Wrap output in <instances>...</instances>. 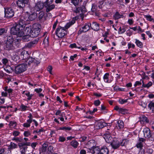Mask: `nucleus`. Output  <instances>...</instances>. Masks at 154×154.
<instances>
[{
    "instance_id": "6ab92c4d",
    "label": "nucleus",
    "mask_w": 154,
    "mask_h": 154,
    "mask_svg": "<svg viewBox=\"0 0 154 154\" xmlns=\"http://www.w3.org/2000/svg\"><path fill=\"white\" fill-rule=\"evenodd\" d=\"M100 151V154H108L109 152L108 148L105 146L102 147L101 148Z\"/></svg>"
},
{
    "instance_id": "a19ab883",
    "label": "nucleus",
    "mask_w": 154,
    "mask_h": 154,
    "mask_svg": "<svg viewBox=\"0 0 154 154\" xmlns=\"http://www.w3.org/2000/svg\"><path fill=\"white\" fill-rule=\"evenodd\" d=\"M25 94L28 97L27 99L28 100H31V99L32 97L33 96V94H30L29 92L26 93Z\"/></svg>"
},
{
    "instance_id": "a18cd8bd",
    "label": "nucleus",
    "mask_w": 154,
    "mask_h": 154,
    "mask_svg": "<svg viewBox=\"0 0 154 154\" xmlns=\"http://www.w3.org/2000/svg\"><path fill=\"white\" fill-rule=\"evenodd\" d=\"M45 148L42 147L40 149V153L41 154H45V152L46 150Z\"/></svg>"
},
{
    "instance_id": "412c9836",
    "label": "nucleus",
    "mask_w": 154,
    "mask_h": 154,
    "mask_svg": "<svg viewBox=\"0 0 154 154\" xmlns=\"http://www.w3.org/2000/svg\"><path fill=\"white\" fill-rule=\"evenodd\" d=\"M5 48L8 50H12L14 49L12 43L5 42Z\"/></svg>"
},
{
    "instance_id": "cd10ccee",
    "label": "nucleus",
    "mask_w": 154,
    "mask_h": 154,
    "mask_svg": "<svg viewBox=\"0 0 154 154\" xmlns=\"http://www.w3.org/2000/svg\"><path fill=\"white\" fill-rule=\"evenodd\" d=\"M20 58V57L17 53H16L12 57V59L13 60L16 62L19 61Z\"/></svg>"
},
{
    "instance_id": "2f4dec72",
    "label": "nucleus",
    "mask_w": 154,
    "mask_h": 154,
    "mask_svg": "<svg viewBox=\"0 0 154 154\" xmlns=\"http://www.w3.org/2000/svg\"><path fill=\"white\" fill-rule=\"evenodd\" d=\"M123 15L119 14V12H116L114 15L113 17L115 19H117L123 17Z\"/></svg>"
},
{
    "instance_id": "9d476101",
    "label": "nucleus",
    "mask_w": 154,
    "mask_h": 154,
    "mask_svg": "<svg viewBox=\"0 0 154 154\" xmlns=\"http://www.w3.org/2000/svg\"><path fill=\"white\" fill-rule=\"evenodd\" d=\"M38 41L37 40H34L32 41L31 42L27 43L25 46V48H30L34 47L37 43Z\"/></svg>"
},
{
    "instance_id": "f8f14e48",
    "label": "nucleus",
    "mask_w": 154,
    "mask_h": 154,
    "mask_svg": "<svg viewBox=\"0 0 154 154\" xmlns=\"http://www.w3.org/2000/svg\"><path fill=\"white\" fill-rule=\"evenodd\" d=\"M52 3H50L49 2H48V3H47L46 2H45V6L47 8L46 9V11L47 12H48L52 10L55 7V5H50V4H51Z\"/></svg>"
},
{
    "instance_id": "5701e85b",
    "label": "nucleus",
    "mask_w": 154,
    "mask_h": 154,
    "mask_svg": "<svg viewBox=\"0 0 154 154\" xmlns=\"http://www.w3.org/2000/svg\"><path fill=\"white\" fill-rule=\"evenodd\" d=\"M92 28L94 30H99V26L98 24L96 22H93L91 25Z\"/></svg>"
},
{
    "instance_id": "c756f323",
    "label": "nucleus",
    "mask_w": 154,
    "mask_h": 154,
    "mask_svg": "<svg viewBox=\"0 0 154 154\" xmlns=\"http://www.w3.org/2000/svg\"><path fill=\"white\" fill-rule=\"evenodd\" d=\"M152 85V83L151 82H149L147 84H145L143 83L141 87V88H149Z\"/></svg>"
},
{
    "instance_id": "ea45409f",
    "label": "nucleus",
    "mask_w": 154,
    "mask_h": 154,
    "mask_svg": "<svg viewBox=\"0 0 154 154\" xmlns=\"http://www.w3.org/2000/svg\"><path fill=\"white\" fill-rule=\"evenodd\" d=\"M60 116L61 117H58V119H60L61 121L63 122L64 121L63 117H65V113L64 112H62Z\"/></svg>"
},
{
    "instance_id": "39448f33",
    "label": "nucleus",
    "mask_w": 154,
    "mask_h": 154,
    "mask_svg": "<svg viewBox=\"0 0 154 154\" xmlns=\"http://www.w3.org/2000/svg\"><path fill=\"white\" fill-rule=\"evenodd\" d=\"M26 64L22 63L19 64L15 66V72L17 74L22 73L26 70Z\"/></svg>"
},
{
    "instance_id": "bb28decb",
    "label": "nucleus",
    "mask_w": 154,
    "mask_h": 154,
    "mask_svg": "<svg viewBox=\"0 0 154 154\" xmlns=\"http://www.w3.org/2000/svg\"><path fill=\"white\" fill-rule=\"evenodd\" d=\"M14 40V38H13V36L11 35L8 37L6 42H8L13 44Z\"/></svg>"
},
{
    "instance_id": "aec40b11",
    "label": "nucleus",
    "mask_w": 154,
    "mask_h": 154,
    "mask_svg": "<svg viewBox=\"0 0 154 154\" xmlns=\"http://www.w3.org/2000/svg\"><path fill=\"white\" fill-rule=\"evenodd\" d=\"M23 31L24 33L23 35L26 34L30 35L31 32L32 28L31 27H26L24 30H23Z\"/></svg>"
},
{
    "instance_id": "6e6552de",
    "label": "nucleus",
    "mask_w": 154,
    "mask_h": 154,
    "mask_svg": "<svg viewBox=\"0 0 154 154\" xmlns=\"http://www.w3.org/2000/svg\"><path fill=\"white\" fill-rule=\"evenodd\" d=\"M94 141L91 140L88 141L85 145V147L88 149V152H91L92 149L94 146Z\"/></svg>"
},
{
    "instance_id": "dca6fc26",
    "label": "nucleus",
    "mask_w": 154,
    "mask_h": 154,
    "mask_svg": "<svg viewBox=\"0 0 154 154\" xmlns=\"http://www.w3.org/2000/svg\"><path fill=\"white\" fill-rule=\"evenodd\" d=\"M44 5L43 2H38L36 4L35 8L37 11H39L42 9Z\"/></svg>"
},
{
    "instance_id": "13d9d810",
    "label": "nucleus",
    "mask_w": 154,
    "mask_h": 154,
    "mask_svg": "<svg viewBox=\"0 0 154 154\" xmlns=\"http://www.w3.org/2000/svg\"><path fill=\"white\" fill-rule=\"evenodd\" d=\"M6 32L4 29H0V35H3Z\"/></svg>"
},
{
    "instance_id": "f3484780",
    "label": "nucleus",
    "mask_w": 154,
    "mask_h": 154,
    "mask_svg": "<svg viewBox=\"0 0 154 154\" xmlns=\"http://www.w3.org/2000/svg\"><path fill=\"white\" fill-rule=\"evenodd\" d=\"M100 149L99 147L98 146H94L91 152L92 154H99L100 153Z\"/></svg>"
},
{
    "instance_id": "69168bd1",
    "label": "nucleus",
    "mask_w": 154,
    "mask_h": 154,
    "mask_svg": "<svg viewBox=\"0 0 154 154\" xmlns=\"http://www.w3.org/2000/svg\"><path fill=\"white\" fill-rule=\"evenodd\" d=\"M128 48L129 49L131 47L133 48H134L135 47V45L134 44H131V43H128Z\"/></svg>"
},
{
    "instance_id": "052dcab7",
    "label": "nucleus",
    "mask_w": 154,
    "mask_h": 154,
    "mask_svg": "<svg viewBox=\"0 0 154 154\" xmlns=\"http://www.w3.org/2000/svg\"><path fill=\"white\" fill-rule=\"evenodd\" d=\"M2 61L3 64L5 65L8 63V61L7 59L4 58L2 60Z\"/></svg>"
},
{
    "instance_id": "49530a36",
    "label": "nucleus",
    "mask_w": 154,
    "mask_h": 154,
    "mask_svg": "<svg viewBox=\"0 0 154 154\" xmlns=\"http://www.w3.org/2000/svg\"><path fill=\"white\" fill-rule=\"evenodd\" d=\"M9 125L12 127H15L16 126L17 123L15 121H11L10 122Z\"/></svg>"
},
{
    "instance_id": "680f3d73",
    "label": "nucleus",
    "mask_w": 154,
    "mask_h": 154,
    "mask_svg": "<svg viewBox=\"0 0 154 154\" xmlns=\"http://www.w3.org/2000/svg\"><path fill=\"white\" fill-rule=\"evenodd\" d=\"M100 102L99 100H96L94 101V104L96 106H98L100 105Z\"/></svg>"
},
{
    "instance_id": "774afa93",
    "label": "nucleus",
    "mask_w": 154,
    "mask_h": 154,
    "mask_svg": "<svg viewBox=\"0 0 154 154\" xmlns=\"http://www.w3.org/2000/svg\"><path fill=\"white\" fill-rule=\"evenodd\" d=\"M37 144V143H33L31 144V146L32 148L34 149Z\"/></svg>"
},
{
    "instance_id": "f257e3e1",
    "label": "nucleus",
    "mask_w": 154,
    "mask_h": 154,
    "mask_svg": "<svg viewBox=\"0 0 154 154\" xmlns=\"http://www.w3.org/2000/svg\"><path fill=\"white\" fill-rule=\"evenodd\" d=\"M25 21L21 18L18 24L11 28V33L21 37L24 35L23 29L25 27Z\"/></svg>"
},
{
    "instance_id": "de8ad7c7",
    "label": "nucleus",
    "mask_w": 154,
    "mask_h": 154,
    "mask_svg": "<svg viewBox=\"0 0 154 154\" xmlns=\"http://www.w3.org/2000/svg\"><path fill=\"white\" fill-rule=\"evenodd\" d=\"M119 102L120 104H123L127 102V100H124L122 99H120L119 100Z\"/></svg>"
},
{
    "instance_id": "72a5a7b5",
    "label": "nucleus",
    "mask_w": 154,
    "mask_h": 154,
    "mask_svg": "<svg viewBox=\"0 0 154 154\" xmlns=\"http://www.w3.org/2000/svg\"><path fill=\"white\" fill-rule=\"evenodd\" d=\"M17 145L12 142H11L9 146V148L10 149H15L17 148Z\"/></svg>"
},
{
    "instance_id": "bf43d9fd",
    "label": "nucleus",
    "mask_w": 154,
    "mask_h": 154,
    "mask_svg": "<svg viewBox=\"0 0 154 154\" xmlns=\"http://www.w3.org/2000/svg\"><path fill=\"white\" fill-rule=\"evenodd\" d=\"M20 134V132H19L17 131H15L13 132V134L14 136L16 137L18 136Z\"/></svg>"
},
{
    "instance_id": "c9c22d12",
    "label": "nucleus",
    "mask_w": 154,
    "mask_h": 154,
    "mask_svg": "<svg viewBox=\"0 0 154 154\" xmlns=\"http://www.w3.org/2000/svg\"><path fill=\"white\" fill-rule=\"evenodd\" d=\"M60 129L63 130L65 131H70L72 130V128L70 127H63L60 128Z\"/></svg>"
},
{
    "instance_id": "c85d7f7f",
    "label": "nucleus",
    "mask_w": 154,
    "mask_h": 154,
    "mask_svg": "<svg viewBox=\"0 0 154 154\" xmlns=\"http://www.w3.org/2000/svg\"><path fill=\"white\" fill-rule=\"evenodd\" d=\"M135 43L136 45L140 48H142L143 47V44L142 43L138 40L135 39Z\"/></svg>"
},
{
    "instance_id": "f704fd0d",
    "label": "nucleus",
    "mask_w": 154,
    "mask_h": 154,
    "mask_svg": "<svg viewBox=\"0 0 154 154\" xmlns=\"http://www.w3.org/2000/svg\"><path fill=\"white\" fill-rule=\"evenodd\" d=\"M117 122L118 125L119 129L122 128L123 127L124 123L121 120H119Z\"/></svg>"
},
{
    "instance_id": "58836bf2",
    "label": "nucleus",
    "mask_w": 154,
    "mask_h": 154,
    "mask_svg": "<svg viewBox=\"0 0 154 154\" xmlns=\"http://www.w3.org/2000/svg\"><path fill=\"white\" fill-rule=\"evenodd\" d=\"M48 37H45L43 41V43L46 46H48Z\"/></svg>"
},
{
    "instance_id": "473e14b6",
    "label": "nucleus",
    "mask_w": 154,
    "mask_h": 154,
    "mask_svg": "<svg viewBox=\"0 0 154 154\" xmlns=\"http://www.w3.org/2000/svg\"><path fill=\"white\" fill-rule=\"evenodd\" d=\"M71 145L74 148H76L78 146L79 143L75 140H73L70 143Z\"/></svg>"
},
{
    "instance_id": "7ed1b4c3",
    "label": "nucleus",
    "mask_w": 154,
    "mask_h": 154,
    "mask_svg": "<svg viewBox=\"0 0 154 154\" xmlns=\"http://www.w3.org/2000/svg\"><path fill=\"white\" fill-rule=\"evenodd\" d=\"M41 26L38 24L33 26L30 36L32 37H35L39 35L40 31Z\"/></svg>"
},
{
    "instance_id": "37998d69",
    "label": "nucleus",
    "mask_w": 154,
    "mask_h": 154,
    "mask_svg": "<svg viewBox=\"0 0 154 154\" xmlns=\"http://www.w3.org/2000/svg\"><path fill=\"white\" fill-rule=\"evenodd\" d=\"M45 13L43 11H40L39 14L38 18L39 20L41 19L44 16Z\"/></svg>"
},
{
    "instance_id": "423d86ee",
    "label": "nucleus",
    "mask_w": 154,
    "mask_h": 154,
    "mask_svg": "<svg viewBox=\"0 0 154 154\" xmlns=\"http://www.w3.org/2000/svg\"><path fill=\"white\" fill-rule=\"evenodd\" d=\"M5 17L7 18H10L14 16V11L12 8H5Z\"/></svg>"
},
{
    "instance_id": "338daca9",
    "label": "nucleus",
    "mask_w": 154,
    "mask_h": 154,
    "mask_svg": "<svg viewBox=\"0 0 154 154\" xmlns=\"http://www.w3.org/2000/svg\"><path fill=\"white\" fill-rule=\"evenodd\" d=\"M52 69V67L51 66H49L48 67V70L51 74V71Z\"/></svg>"
},
{
    "instance_id": "7c9ffc66",
    "label": "nucleus",
    "mask_w": 154,
    "mask_h": 154,
    "mask_svg": "<svg viewBox=\"0 0 154 154\" xmlns=\"http://www.w3.org/2000/svg\"><path fill=\"white\" fill-rule=\"evenodd\" d=\"M75 23L74 20H72L70 22L67 23L65 27V29H66L69 28L71 25L74 24Z\"/></svg>"
},
{
    "instance_id": "20e7f679",
    "label": "nucleus",
    "mask_w": 154,
    "mask_h": 154,
    "mask_svg": "<svg viewBox=\"0 0 154 154\" xmlns=\"http://www.w3.org/2000/svg\"><path fill=\"white\" fill-rule=\"evenodd\" d=\"M66 33V31L64 27L59 26L57 29L56 34L58 38L63 37Z\"/></svg>"
},
{
    "instance_id": "a211bd4d",
    "label": "nucleus",
    "mask_w": 154,
    "mask_h": 154,
    "mask_svg": "<svg viewBox=\"0 0 154 154\" xmlns=\"http://www.w3.org/2000/svg\"><path fill=\"white\" fill-rule=\"evenodd\" d=\"M143 132L144 136L146 138H149L151 136V133L149 129L146 128L144 129Z\"/></svg>"
},
{
    "instance_id": "e2e57ef3",
    "label": "nucleus",
    "mask_w": 154,
    "mask_h": 154,
    "mask_svg": "<svg viewBox=\"0 0 154 154\" xmlns=\"http://www.w3.org/2000/svg\"><path fill=\"white\" fill-rule=\"evenodd\" d=\"M143 146V145L142 142H139L137 144V146L138 148H141Z\"/></svg>"
},
{
    "instance_id": "79ce46f5",
    "label": "nucleus",
    "mask_w": 154,
    "mask_h": 154,
    "mask_svg": "<svg viewBox=\"0 0 154 154\" xmlns=\"http://www.w3.org/2000/svg\"><path fill=\"white\" fill-rule=\"evenodd\" d=\"M20 108L21 111H23L26 110L27 109V107L22 104L20 106Z\"/></svg>"
},
{
    "instance_id": "ddd939ff",
    "label": "nucleus",
    "mask_w": 154,
    "mask_h": 154,
    "mask_svg": "<svg viewBox=\"0 0 154 154\" xmlns=\"http://www.w3.org/2000/svg\"><path fill=\"white\" fill-rule=\"evenodd\" d=\"M103 137L106 142L108 143H110L113 139L109 133H107L104 134Z\"/></svg>"
},
{
    "instance_id": "a878e982",
    "label": "nucleus",
    "mask_w": 154,
    "mask_h": 154,
    "mask_svg": "<svg viewBox=\"0 0 154 154\" xmlns=\"http://www.w3.org/2000/svg\"><path fill=\"white\" fill-rule=\"evenodd\" d=\"M23 39L24 41L25 42H28L30 40L31 37V36L29 35H26V34L23 35Z\"/></svg>"
},
{
    "instance_id": "4d7b16f0",
    "label": "nucleus",
    "mask_w": 154,
    "mask_h": 154,
    "mask_svg": "<svg viewBox=\"0 0 154 154\" xmlns=\"http://www.w3.org/2000/svg\"><path fill=\"white\" fill-rule=\"evenodd\" d=\"M145 18H146L147 20L149 21H152L153 20V19L152 18V17L150 15H146L145 16Z\"/></svg>"
},
{
    "instance_id": "f03ea898",
    "label": "nucleus",
    "mask_w": 154,
    "mask_h": 154,
    "mask_svg": "<svg viewBox=\"0 0 154 154\" xmlns=\"http://www.w3.org/2000/svg\"><path fill=\"white\" fill-rule=\"evenodd\" d=\"M126 142V140H123L120 143L118 139L114 138L112 141L110 143V145L112 148L114 149H116L119 147L120 145L122 146H124Z\"/></svg>"
},
{
    "instance_id": "864d4df0",
    "label": "nucleus",
    "mask_w": 154,
    "mask_h": 154,
    "mask_svg": "<svg viewBox=\"0 0 154 154\" xmlns=\"http://www.w3.org/2000/svg\"><path fill=\"white\" fill-rule=\"evenodd\" d=\"M66 140L65 137L63 136H60L59 138V142H64Z\"/></svg>"
},
{
    "instance_id": "603ef678",
    "label": "nucleus",
    "mask_w": 154,
    "mask_h": 154,
    "mask_svg": "<svg viewBox=\"0 0 154 154\" xmlns=\"http://www.w3.org/2000/svg\"><path fill=\"white\" fill-rule=\"evenodd\" d=\"M148 106L150 109H151L152 108H154V102H150L148 105Z\"/></svg>"
},
{
    "instance_id": "8fccbe9b",
    "label": "nucleus",
    "mask_w": 154,
    "mask_h": 154,
    "mask_svg": "<svg viewBox=\"0 0 154 154\" xmlns=\"http://www.w3.org/2000/svg\"><path fill=\"white\" fill-rule=\"evenodd\" d=\"M139 104L144 108H145L146 106V103L142 101H140L139 103Z\"/></svg>"
},
{
    "instance_id": "4c0bfd02",
    "label": "nucleus",
    "mask_w": 154,
    "mask_h": 154,
    "mask_svg": "<svg viewBox=\"0 0 154 154\" xmlns=\"http://www.w3.org/2000/svg\"><path fill=\"white\" fill-rule=\"evenodd\" d=\"M126 30L124 27H120L119 30V34H122L125 32Z\"/></svg>"
},
{
    "instance_id": "3c124183",
    "label": "nucleus",
    "mask_w": 154,
    "mask_h": 154,
    "mask_svg": "<svg viewBox=\"0 0 154 154\" xmlns=\"http://www.w3.org/2000/svg\"><path fill=\"white\" fill-rule=\"evenodd\" d=\"M79 0H71V2L75 6L78 5Z\"/></svg>"
},
{
    "instance_id": "09e8293b",
    "label": "nucleus",
    "mask_w": 154,
    "mask_h": 154,
    "mask_svg": "<svg viewBox=\"0 0 154 154\" xmlns=\"http://www.w3.org/2000/svg\"><path fill=\"white\" fill-rule=\"evenodd\" d=\"M70 47L71 48H78L79 49H80L81 48V47L80 46V47H77L76 46V45L75 43H73L71 44L70 45Z\"/></svg>"
},
{
    "instance_id": "5fc2aeb1",
    "label": "nucleus",
    "mask_w": 154,
    "mask_h": 154,
    "mask_svg": "<svg viewBox=\"0 0 154 154\" xmlns=\"http://www.w3.org/2000/svg\"><path fill=\"white\" fill-rule=\"evenodd\" d=\"M23 134L25 137H28L30 135L31 133L29 131H24Z\"/></svg>"
},
{
    "instance_id": "c03bdc74",
    "label": "nucleus",
    "mask_w": 154,
    "mask_h": 154,
    "mask_svg": "<svg viewBox=\"0 0 154 154\" xmlns=\"http://www.w3.org/2000/svg\"><path fill=\"white\" fill-rule=\"evenodd\" d=\"M119 112L122 114H125L127 112V110L125 109H123L122 108H120Z\"/></svg>"
},
{
    "instance_id": "b1692460",
    "label": "nucleus",
    "mask_w": 154,
    "mask_h": 154,
    "mask_svg": "<svg viewBox=\"0 0 154 154\" xmlns=\"http://www.w3.org/2000/svg\"><path fill=\"white\" fill-rule=\"evenodd\" d=\"M109 74L108 73H106L104 75L103 79L104 81L107 83H110L111 81L108 79Z\"/></svg>"
},
{
    "instance_id": "393cba45",
    "label": "nucleus",
    "mask_w": 154,
    "mask_h": 154,
    "mask_svg": "<svg viewBox=\"0 0 154 154\" xmlns=\"http://www.w3.org/2000/svg\"><path fill=\"white\" fill-rule=\"evenodd\" d=\"M36 15L35 13L33 12L29 15L28 18L30 20H33L36 18Z\"/></svg>"
},
{
    "instance_id": "0eeeda50",
    "label": "nucleus",
    "mask_w": 154,
    "mask_h": 154,
    "mask_svg": "<svg viewBox=\"0 0 154 154\" xmlns=\"http://www.w3.org/2000/svg\"><path fill=\"white\" fill-rule=\"evenodd\" d=\"M18 146L21 154H26L29 151V148L25 145V143H18Z\"/></svg>"
},
{
    "instance_id": "e433bc0d",
    "label": "nucleus",
    "mask_w": 154,
    "mask_h": 154,
    "mask_svg": "<svg viewBox=\"0 0 154 154\" xmlns=\"http://www.w3.org/2000/svg\"><path fill=\"white\" fill-rule=\"evenodd\" d=\"M140 122L141 123H142V122H143V123L144 122L147 123L148 122V121L146 117L145 116H143L141 118Z\"/></svg>"
},
{
    "instance_id": "1a4fd4ad",
    "label": "nucleus",
    "mask_w": 154,
    "mask_h": 154,
    "mask_svg": "<svg viewBox=\"0 0 154 154\" xmlns=\"http://www.w3.org/2000/svg\"><path fill=\"white\" fill-rule=\"evenodd\" d=\"M29 0H18L17 2V4L20 8L24 7L26 4L28 3Z\"/></svg>"
},
{
    "instance_id": "9b49d317",
    "label": "nucleus",
    "mask_w": 154,
    "mask_h": 154,
    "mask_svg": "<svg viewBox=\"0 0 154 154\" xmlns=\"http://www.w3.org/2000/svg\"><path fill=\"white\" fill-rule=\"evenodd\" d=\"M90 29V26L89 24H86L84 26L80 29L78 33L80 34L83 32H86L88 31Z\"/></svg>"
},
{
    "instance_id": "4be33fe9",
    "label": "nucleus",
    "mask_w": 154,
    "mask_h": 154,
    "mask_svg": "<svg viewBox=\"0 0 154 154\" xmlns=\"http://www.w3.org/2000/svg\"><path fill=\"white\" fill-rule=\"evenodd\" d=\"M35 59L32 58V57H29L26 60H25L24 62L28 63L29 65H30L31 63H33L35 61Z\"/></svg>"
},
{
    "instance_id": "4468645a",
    "label": "nucleus",
    "mask_w": 154,
    "mask_h": 154,
    "mask_svg": "<svg viewBox=\"0 0 154 154\" xmlns=\"http://www.w3.org/2000/svg\"><path fill=\"white\" fill-rule=\"evenodd\" d=\"M20 56L21 58L25 60L29 57V54L27 51H23L21 52Z\"/></svg>"
},
{
    "instance_id": "6e6d98bb",
    "label": "nucleus",
    "mask_w": 154,
    "mask_h": 154,
    "mask_svg": "<svg viewBox=\"0 0 154 154\" xmlns=\"http://www.w3.org/2000/svg\"><path fill=\"white\" fill-rule=\"evenodd\" d=\"M12 140H15L17 142H20L22 141V140L18 137H14Z\"/></svg>"
},
{
    "instance_id": "2eb2a0df",
    "label": "nucleus",
    "mask_w": 154,
    "mask_h": 154,
    "mask_svg": "<svg viewBox=\"0 0 154 154\" xmlns=\"http://www.w3.org/2000/svg\"><path fill=\"white\" fill-rule=\"evenodd\" d=\"M106 125V124L104 122H98L95 123L94 127L96 129H98L103 128Z\"/></svg>"
},
{
    "instance_id": "0e129e2a",
    "label": "nucleus",
    "mask_w": 154,
    "mask_h": 154,
    "mask_svg": "<svg viewBox=\"0 0 154 154\" xmlns=\"http://www.w3.org/2000/svg\"><path fill=\"white\" fill-rule=\"evenodd\" d=\"M141 84V83L140 82L138 81H136L134 84V87H136L137 85H140Z\"/></svg>"
}]
</instances>
